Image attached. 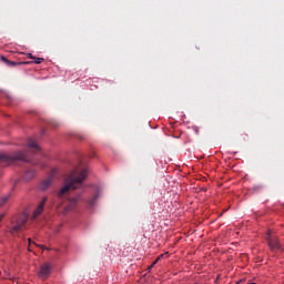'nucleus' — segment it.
Listing matches in <instances>:
<instances>
[{
	"mask_svg": "<svg viewBox=\"0 0 284 284\" xmlns=\"http://www.w3.org/2000/svg\"><path fill=\"white\" fill-rule=\"evenodd\" d=\"M88 179V169H83L82 172L73 171L70 175L64 179V185L57 192L54 205L55 207H62L65 203L68 194L72 190H77L83 185V181Z\"/></svg>",
	"mask_w": 284,
	"mask_h": 284,
	"instance_id": "nucleus-1",
	"label": "nucleus"
},
{
	"mask_svg": "<svg viewBox=\"0 0 284 284\" xmlns=\"http://www.w3.org/2000/svg\"><path fill=\"white\" fill-rule=\"evenodd\" d=\"M14 161L28 163L29 160L26 151H18L13 155H0V163H14Z\"/></svg>",
	"mask_w": 284,
	"mask_h": 284,
	"instance_id": "nucleus-2",
	"label": "nucleus"
},
{
	"mask_svg": "<svg viewBox=\"0 0 284 284\" xmlns=\"http://www.w3.org/2000/svg\"><path fill=\"white\" fill-rule=\"evenodd\" d=\"M26 223H28V217L26 215L16 216L11 221V234H17L26 230Z\"/></svg>",
	"mask_w": 284,
	"mask_h": 284,
	"instance_id": "nucleus-3",
	"label": "nucleus"
},
{
	"mask_svg": "<svg viewBox=\"0 0 284 284\" xmlns=\"http://www.w3.org/2000/svg\"><path fill=\"white\" fill-rule=\"evenodd\" d=\"M58 172L59 171H57V169L51 170L49 176L40 182L39 189L42 192H45V190H48L52 183H54V178L57 176Z\"/></svg>",
	"mask_w": 284,
	"mask_h": 284,
	"instance_id": "nucleus-4",
	"label": "nucleus"
},
{
	"mask_svg": "<svg viewBox=\"0 0 284 284\" xmlns=\"http://www.w3.org/2000/svg\"><path fill=\"white\" fill-rule=\"evenodd\" d=\"M266 241H267L271 250H273V251L282 250L281 242L278 241V237L272 235V231H267Z\"/></svg>",
	"mask_w": 284,
	"mask_h": 284,
	"instance_id": "nucleus-5",
	"label": "nucleus"
},
{
	"mask_svg": "<svg viewBox=\"0 0 284 284\" xmlns=\"http://www.w3.org/2000/svg\"><path fill=\"white\" fill-rule=\"evenodd\" d=\"M52 272V263L45 262L44 264L40 265V270L38 273L39 278H42V281H45L50 276Z\"/></svg>",
	"mask_w": 284,
	"mask_h": 284,
	"instance_id": "nucleus-6",
	"label": "nucleus"
},
{
	"mask_svg": "<svg viewBox=\"0 0 284 284\" xmlns=\"http://www.w3.org/2000/svg\"><path fill=\"white\" fill-rule=\"evenodd\" d=\"M99 199H101V190L97 189L94 195L87 202L88 210H92V207L97 206V201H99Z\"/></svg>",
	"mask_w": 284,
	"mask_h": 284,
	"instance_id": "nucleus-7",
	"label": "nucleus"
},
{
	"mask_svg": "<svg viewBox=\"0 0 284 284\" xmlns=\"http://www.w3.org/2000/svg\"><path fill=\"white\" fill-rule=\"evenodd\" d=\"M79 201H81V194H79V195H77V196H74V197H71V199L69 200L68 205H67L65 209H64V212H70V211H72V210H74V207H77Z\"/></svg>",
	"mask_w": 284,
	"mask_h": 284,
	"instance_id": "nucleus-8",
	"label": "nucleus"
},
{
	"mask_svg": "<svg viewBox=\"0 0 284 284\" xmlns=\"http://www.w3.org/2000/svg\"><path fill=\"white\" fill-rule=\"evenodd\" d=\"M45 203H48V197H43L40 204L38 205L37 210L33 213V219H37L42 212L43 207H45Z\"/></svg>",
	"mask_w": 284,
	"mask_h": 284,
	"instance_id": "nucleus-9",
	"label": "nucleus"
},
{
	"mask_svg": "<svg viewBox=\"0 0 284 284\" xmlns=\"http://www.w3.org/2000/svg\"><path fill=\"white\" fill-rule=\"evenodd\" d=\"M28 148H30V150H36V152H39L41 150V148H39V144H37V142H34V140L32 139L28 141Z\"/></svg>",
	"mask_w": 284,
	"mask_h": 284,
	"instance_id": "nucleus-10",
	"label": "nucleus"
},
{
	"mask_svg": "<svg viewBox=\"0 0 284 284\" xmlns=\"http://www.w3.org/2000/svg\"><path fill=\"white\" fill-rule=\"evenodd\" d=\"M34 176H37V171L31 169L26 172L24 180L30 181V179H34Z\"/></svg>",
	"mask_w": 284,
	"mask_h": 284,
	"instance_id": "nucleus-11",
	"label": "nucleus"
},
{
	"mask_svg": "<svg viewBox=\"0 0 284 284\" xmlns=\"http://www.w3.org/2000/svg\"><path fill=\"white\" fill-rule=\"evenodd\" d=\"M9 199H10V195H4L0 197V207H3V204L8 203Z\"/></svg>",
	"mask_w": 284,
	"mask_h": 284,
	"instance_id": "nucleus-12",
	"label": "nucleus"
},
{
	"mask_svg": "<svg viewBox=\"0 0 284 284\" xmlns=\"http://www.w3.org/2000/svg\"><path fill=\"white\" fill-rule=\"evenodd\" d=\"M29 245H36V247H40L41 250H48L44 245H39L36 242H32V239H28Z\"/></svg>",
	"mask_w": 284,
	"mask_h": 284,
	"instance_id": "nucleus-13",
	"label": "nucleus"
},
{
	"mask_svg": "<svg viewBox=\"0 0 284 284\" xmlns=\"http://www.w3.org/2000/svg\"><path fill=\"white\" fill-rule=\"evenodd\" d=\"M2 61H4V63H7L8 65H17V62H11L10 60H8V58L6 57H1Z\"/></svg>",
	"mask_w": 284,
	"mask_h": 284,
	"instance_id": "nucleus-14",
	"label": "nucleus"
},
{
	"mask_svg": "<svg viewBox=\"0 0 284 284\" xmlns=\"http://www.w3.org/2000/svg\"><path fill=\"white\" fill-rule=\"evenodd\" d=\"M34 63L39 64V63H43L44 59L43 58H33Z\"/></svg>",
	"mask_w": 284,
	"mask_h": 284,
	"instance_id": "nucleus-15",
	"label": "nucleus"
},
{
	"mask_svg": "<svg viewBox=\"0 0 284 284\" xmlns=\"http://www.w3.org/2000/svg\"><path fill=\"white\" fill-rule=\"evenodd\" d=\"M159 261H161V257H158V258L152 263V265H153V266L156 265V263H159Z\"/></svg>",
	"mask_w": 284,
	"mask_h": 284,
	"instance_id": "nucleus-16",
	"label": "nucleus"
},
{
	"mask_svg": "<svg viewBox=\"0 0 284 284\" xmlns=\"http://www.w3.org/2000/svg\"><path fill=\"white\" fill-rule=\"evenodd\" d=\"M28 58H29V59H34V57L32 55V53H28Z\"/></svg>",
	"mask_w": 284,
	"mask_h": 284,
	"instance_id": "nucleus-17",
	"label": "nucleus"
},
{
	"mask_svg": "<svg viewBox=\"0 0 284 284\" xmlns=\"http://www.w3.org/2000/svg\"><path fill=\"white\" fill-rule=\"evenodd\" d=\"M152 267H154L153 264H151V265L149 266V272H150V270H152Z\"/></svg>",
	"mask_w": 284,
	"mask_h": 284,
	"instance_id": "nucleus-18",
	"label": "nucleus"
},
{
	"mask_svg": "<svg viewBox=\"0 0 284 284\" xmlns=\"http://www.w3.org/2000/svg\"><path fill=\"white\" fill-rule=\"evenodd\" d=\"M3 219V214L0 215V221Z\"/></svg>",
	"mask_w": 284,
	"mask_h": 284,
	"instance_id": "nucleus-19",
	"label": "nucleus"
},
{
	"mask_svg": "<svg viewBox=\"0 0 284 284\" xmlns=\"http://www.w3.org/2000/svg\"><path fill=\"white\" fill-rule=\"evenodd\" d=\"M28 251H29V252H32V250H31L30 247L28 248Z\"/></svg>",
	"mask_w": 284,
	"mask_h": 284,
	"instance_id": "nucleus-20",
	"label": "nucleus"
}]
</instances>
